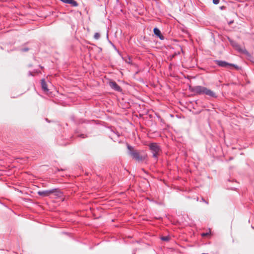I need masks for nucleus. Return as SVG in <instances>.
Wrapping results in <instances>:
<instances>
[{
    "instance_id": "1",
    "label": "nucleus",
    "mask_w": 254,
    "mask_h": 254,
    "mask_svg": "<svg viewBox=\"0 0 254 254\" xmlns=\"http://www.w3.org/2000/svg\"><path fill=\"white\" fill-rule=\"evenodd\" d=\"M191 91L197 94H204L212 98H216L217 94L214 91L206 87L196 86L191 88Z\"/></svg>"
},
{
    "instance_id": "2",
    "label": "nucleus",
    "mask_w": 254,
    "mask_h": 254,
    "mask_svg": "<svg viewBox=\"0 0 254 254\" xmlns=\"http://www.w3.org/2000/svg\"><path fill=\"white\" fill-rule=\"evenodd\" d=\"M127 148L129 150V154L136 161H142L146 158V154H141L139 152L134 150L131 146L128 145Z\"/></svg>"
},
{
    "instance_id": "3",
    "label": "nucleus",
    "mask_w": 254,
    "mask_h": 254,
    "mask_svg": "<svg viewBox=\"0 0 254 254\" xmlns=\"http://www.w3.org/2000/svg\"><path fill=\"white\" fill-rule=\"evenodd\" d=\"M149 147L153 154V156L157 158L161 152V149L158 145L156 143H152L150 144Z\"/></svg>"
},
{
    "instance_id": "4",
    "label": "nucleus",
    "mask_w": 254,
    "mask_h": 254,
    "mask_svg": "<svg viewBox=\"0 0 254 254\" xmlns=\"http://www.w3.org/2000/svg\"><path fill=\"white\" fill-rule=\"evenodd\" d=\"M57 189H54L50 190H43V191H38V194L42 196L45 197V196H49L52 193H53L54 192H55L57 191Z\"/></svg>"
},
{
    "instance_id": "5",
    "label": "nucleus",
    "mask_w": 254,
    "mask_h": 254,
    "mask_svg": "<svg viewBox=\"0 0 254 254\" xmlns=\"http://www.w3.org/2000/svg\"><path fill=\"white\" fill-rule=\"evenodd\" d=\"M229 41L230 42L232 46L233 47H234L236 50H237L238 51H239L240 52H243V53L245 52V50L242 49L241 48L240 46L237 42H236L235 41H234L229 38Z\"/></svg>"
},
{
    "instance_id": "6",
    "label": "nucleus",
    "mask_w": 254,
    "mask_h": 254,
    "mask_svg": "<svg viewBox=\"0 0 254 254\" xmlns=\"http://www.w3.org/2000/svg\"><path fill=\"white\" fill-rule=\"evenodd\" d=\"M215 63L220 66L227 67L228 66H234L233 64H229L225 61L216 60Z\"/></svg>"
},
{
    "instance_id": "7",
    "label": "nucleus",
    "mask_w": 254,
    "mask_h": 254,
    "mask_svg": "<svg viewBox=\"0 0 254 254\" xmlns=\"http://www.w3.org/2000/svg\"><path fill=\"white\" fill-rule=\"evenodd\" d=\"M110 86L116 91H120L121 90V87L114 81H110Z\"/></svg>"
},
{
    "instance_id": "8",
    "label": "nucleus",
    "mask_w": 254,
    "mask_h": 254,
    "mask_svg": "<svg viewBox=\"0 0 254 254\" xmlns=\"http://www.w3.org/2000/svg\"><path fill=\"white\" fill-rule=\"evenodd\" d=\"M41 86L44 92H48L49 89H48L47 85L45 82V80L43 79L41 80Z\"/></svg>"
},
{
    "instance_id": "9",
    "label": "nucleus",
    "mask_w": 254,
    "mask_h": 254,
    "mask_svg": "<svg viewBox=\"0 0 254 254\" xmlns=\"http://www.w3.org/2000/svg\"><path fill=\"white\" fill-rule=\"evenodd\" d=\"M153 31L154 34L157 36L160 39H164V37L161 34V31L159 30V29H158L157 28H154Z\"/></svg>"
},
{
    "instance_id": "10",
    "label": "nucleus",
    "mask_w": 254,
    "mask_h": 254,
    "mask_svg": "<svg viewBox=\"0 0 254 254\" xmlns=\"http://www.w3.org/2000/svg\"><path fill=\"white\" fill-rule=\"evenodd\" d=\"M100 37V35L99 33H96L94 35V38L96 39V40H98Z\"/></svg>"
},
{
    "instance_id": "11",
    "label": "nucleus",
    "mask_w": 254,
    "mask_h": 254,
    "mask_svg": "<svg viewBox=\"0 0 254 254\" xmlns=\"http://www.w3.org/2000/svg\"><path fill=\"white\" fill-rule=\"evenodd\" d=\"M161 240L164 241H168L170 240V237L168 236L162 237Z\"/></svg>"
},
{
    "instance_id": "12",
    "label": "nucleus",
    "mask_w": 254,
    "mask_h": 254,
    "mask_svg": "<svg viewBox=\"0 0 254 254\" xmlns=\"http://www.w3.org/2000/svg\"><path fill=\"white\" fill-rule=\"evenodd\" d=\"M213 2L215 4H217L219 3V0H213Z\"/></svg>"
},
{
    "instance_id": "13",
    "label": "nucleus",
    "mask_w": 254,
    "mask_h": 254,
    "mask_svg": "<svg viewBox=\"0 0 254 254\" xmlns=\"http://www.w3.org/2000/svg\"><path fill=\"white\" fill-rule=\"evenodd\" d=\"M208 235H209V233H202V234H201V236H202V237H205V236H208Z\"/></svg>"
},
{
    "instance_id": "14",
    "label": "nucleus",
    "mask_w": 254,
    "mask_h": 254,
    "mask_svg": "<svg viewBox=\"0 0 254 254\" xmlns=\"http://www.w3.org/2000/svg\"><path fill=\"white\" fill-rule=\"evenodd\" d=\"M202 200L203 201H204V199H203V198H202ZM205 202L206 203H208V202H206V201H205Z\"/></svg>"
}]
</instances>
